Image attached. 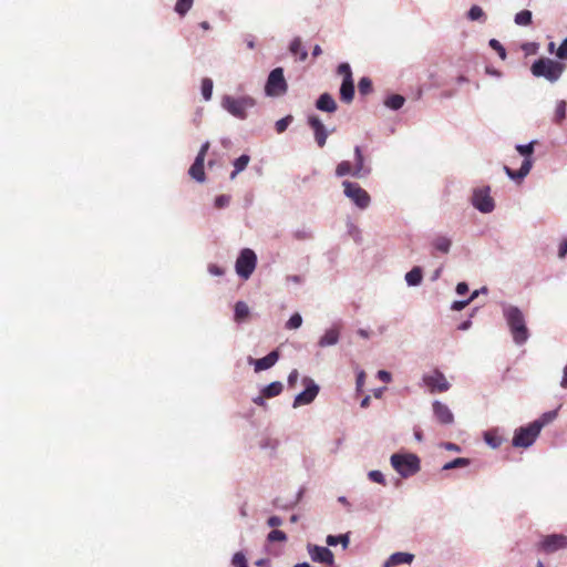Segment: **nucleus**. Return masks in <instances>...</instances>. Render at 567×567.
Listing matches in <instances>:
<instances>
[{
    "label": "nucleus",
    "instance_id": "58836bf2",
    "mask_svg": "<svg viewBox=\"0 0 567 567\" xmlns=\"http://www.w3.org/2000/svg\"><path fill=\"white\" fill-rule=\"evenodd\" d=\"M470 463H471V461L468 458L457 457V458L444 464L442 470L449 471V470H453V468L465 467V466L470 465Z\"/></svg>",
    "mask_w": 567,
    "mask_h": 567
},
{
    "label": "nucleus",
    "instance_id": "4468645a",
    "mask_svg": "<svg viewBox=\"0 0 567 567\" xmlns=\"http://www.w3.org/2000/svg\"><path fill=\"white\" fill-rule=\"evenodd\" d=\"M539 548L545 554H554L560 549L567 548V536L561 534H551L543 538Z\"/></svg>",
    "mask_w": 567,
    "mask_h": 567
},
{
    "label": "nucleus",
    "instance_id": "ea45409f",
    "mask_svg": "<svg viewBox=\"0 0 567 567\" xmlns=\"http://www.w3.org/2000/svg\"><path fill=\"white\" fill-rule=\"evenodd\" d=\"M293 121V116L292 115H287L280 120H278L276 123H275V128L277 131V133L281 134L284 133L287 127L292 123Z\"/></svg>",
    "mask_w": 567,
    "mask_h": 567
},
{
    "label": "nucleus",
    "instance_id": "39448f33",
    "mask_svg": "<svg viewBox=\"0 0 567 567\" xmlns=\"http://www.w3.org/2000/svg\"><path fill=\"white\" fill-rule=\"evenodd\" d=\"M392 467L404 478L416 474L420 471V458L412 453H395L390 458Z\"/></svg>",
    "mask_w": 567,
    "mask_h": 567
},
{
    "label": "nucleus",
    "instance_id": "37998d69",
    "mask_svg": "<svg viewBox=\"0 0 567 567\" xmlns=\"http://www.w3.org/2000/svg\"><path fill=\"white\" fill-rule=\"evenodd\" d=\"M301 324H302V317L300 316V313L296 312L287 321L286 328L290 329V330L298 329L301 327Z\"/></svg>",
    "mask_w": 567,
    "mask_h": 567
},
{
    "label": "nucleus",
    "instance_id": "c85d7f7f",
    "mask_svg": "<svg viewBox=\"0 0 567 567\" xmlns=\"http://www.w3.org/2000/svg\"><path fill=\"white\" fill-rule=\"evenodd\" d=\"M484 441L489 447L497 449L502 445L503 437L495 430H491L484 433Z\"/></svg>",
    "mask_w": 567,
    "mask_h": 567
},
{
    "label": "nucleus",
    "instance_id": "412c9836",
    "mask_svg": "<svg viewBox=\"0 0 567 567\" xmlns=\"http://www.w3.org/2000/svg\"><path fill=\"white\" fill-rule=\"evenodd\" d=\"M204 159L202 156H196L194 163L188 169L189 176L198 183H204L206 179L204 172Z\"/></svg>",
    "mask_w": 567,
    "mask_h": 567
},
{
    "label": "nucleus",
    "instance_id": "bf43d9fd",
    "mask_svg": "<svg viewBox=\"0 0 567 567\" xmlns=\"http://www.w3.org/2000/svg\"><path fill=\"white\" fill-rule=\"evenodd\" d=\"M567 256V239L564 240L558 248V257L560 259L565 258Z\"/></svg>",
    "mask_w": 567,
    "mask_h": 567
},
{
    "label": "nucleus",
    "instance_id": "9b49d317",
    "mask_svg": "<svg viewBox=\"0 0 567 567\" xmlns=\"http://www.w3.org/2000/svg\"><path fill=\"white\" fill-rule=\"evenodd\" d=\"M302 383L306 386V389L295 396L292 403V406L295 409L301 405H308L312 403L320 391L319 385L309 377H305L302 379Z\"/></svg>",
    "mask_w": 567,
    "mask_h": 567
},
{
    "label": "nucleus",
    "instance_id": "423d86ee",
    "mask_svg": "<svg viewBox=\"0 0 567 567\" xmlns=\"http://www.w3.org/2000/svg\"><path fill=\"white\" fill-rule=\"evenodd\" d=\"M264 90L265 95L268 97H279L287 93L288 83L285 79L282 68L279 66L270 71Z\"/></svg>",
    "mask_w": 567,
    "mask_h": 567
},
{
    "label": "nucleus",
    "instance_id": "13d9d810",
    "mask_svg": "<svg viewBox=\"0 0 567 567\" xmlns=\"http://www.w3.org/2000/svg\"><path fill=\"white\" fill-rule=\"evenodd\" d=\"M268 526L278 527L282 524V519L279 516H271L267 520Z\"/></svg>",
    "mask_w": 567,
    "mask_h": 567
},
{
    "label": "nucleus",
    "instance_id": "774afa93",
    "mask_svg": "<svg viewBox=\"0 0 567 567\" xmlns=\"http://www.w3.org/2000/svg\"><path fill=\"white\" fill-rule=\"evenodd\" d=\"M560 386L564 388V389L567 388V364L565 365L564 371H563V378H561V381H560Z\"/></svg>",
    "mask_w": 567,
    "mask_h": 567
},
{
    "label": "nucleus",
    "instance_id": "c756f323",
    "mask_svg": "<svg viewBox=\"0 0 567 567\" xmlns=\"http://www.w3.org/2000/svg\"><path fill=\"white\" fill-rule=\"evenodd\" d=\"M470 21H478L481 23L486 22V14L480 6H472L466 14Z\"/></svg>",
    "mask_w": 567,
    "mask_h": 567
},
{
    "label": "nucleus",
    "instance_id": "0eeeda50",
    "mask_svg": "<svg viewBox=\"0 0 567 567\" xmlns=\"http://www.w3.org/2000/svg\"><path fill=\"white\" fill-rule=\"evenodd\" d=\"M257 266V255L250 248H244L240 250L236 262V274L244 280L250 278Z\"/></svg>",
    "mask_w": 567,
    "mask_h": 567
},
{
    "label": "nucleus",
    "instance_id": "e2e57ef3",
    "mask_svg": "<svg viewBox=\"0 0 567 567\" xmlns=\"http://www.w3.org/2000/svg\"><path fill=\"white\" fill-rule=\"evenodd\" d=\"M209 146H210V143H209L208 141H207V142H205V143L200 146V150H199V152H198L197 156H202V159H204V161H205V156H206V154H207V152H208V150H209Z\"/></svg>",
    "mask_w": 567,
    "mask_h": 567
},
{
    "label": "nucleus",
    "instance_id": "f257e3e1",
    "mask_svg": "<svg viewBox=\"0 0 567 567\" xmlns=\"http://www.w3.org/2000/svg\"><path fill=\"white\" fill-rule=\"evenodd\" d=\"M502 309L514 343L517 346L526 343L529 331L523 311L518 307L507 303H503Z\"/></svg>",
    "mask_w": 567,
    "mask_h": 567
},
{
    "label": "nucleus",
    "instance_id": "5fc2aeb1",
    "mask_svg": "<svg viewBox=\"0 0 567 567\" xmlns=\"http://www.w3.org/2000/svg\"><path fill=\"white\" fill-rule=\"evenodd\" d=\"M299 372L298 370L293 369L289 375H288V385L293 388L298 381Z\"/></svg>",
    "mask_w": 567,
    "mask_h": 567
},
{
    "label": "nucleus",
    "instance_id": "3c124183",
    "mask_svg": "<svg viewBox=\"0 0 567 567\" xmlns=\"http://www.w3.org/2000/svg\"><path fill=\"white\" fill-rule=\"evenodd\" d=\"M556 56L560 60H567V38L563 40L556 50Z\"/></svg>",
    "mask_w": 567,
    "mask_h": 567
},
{
    "label": "nucleus",
    "instance_id": "f3484780",
    "mask_svg": "<svg viewBox=\"0 0 567 567\" xmlns=\"http://www.w3.org/2000/svg\"><path fill=\"white\" fill-rule=\"evenodd\" d=\"M371 173V167L365 164V159L360 146L354 147L353 177L364 178Z\"/></svg>",
    "mask_w": 567,
    "mask_h": 567
},
{
    "label": "nucleus",
    "instance_id": "7ed1b4c3",
    "mask_svg": "<svg viewBox=\"0 0 567 567\" xmlns=\"http://www.w3.org/2000/svg\"><path fill=\"white\" fill-rule=\"evenodd\" d=\"M564 70L565 65L563 63L549 58H540L534 61L530 68L532 74L534 76L544 78L550 83L557 82L560 79Z\"/></svg>",
    "mask_w": 567,
    "mask_h": 567
},
{
    "label": "nucleus",
    "instance_id": "dca6fc26",
    "mask_svg": "<svg viewBox=\"0 0 567 567\" xmlns=\"http://www.w3.org/2000/svg\"><path fill=\"white\" fill-rule=\"evenodd\" d=\"M279 351L274 350L269 352L266 357L260 359H254L249 357L248 363L254 365L255 372H260L272 368L279 360Z\"/></svg>",
    "mask_w": 567,
    "mask_h": 567
},
{
    "label": "nucleus",
    "instance_id": "49530a36",
    "mask_svg": "<svg viewBox=\"0 0 567 567\" xmlns=\"http://www.w3.org/2000/svg\"><path fill=\"white\" fill-rule=\"evenodd\" d=\"M230 199H231V197L229 195H225V194L218 195L215 198V203H214L215 207L218 209L225 208L230 204Z\"/></svg>",
    "mask_w": 567,
    "mask_h": 567
},
{
    "label": "nucleus",
    "instance_id": "72a5a7b5",
    "mask_svg": "<svg viewBox=\"0 0 567 567\" xmlns=\"http://www.w3.org/2000/svg\"><path fill=\"white\" fill-rule=\"evenodd\" d=\"M348 175L353 177V165L349 161H342L336 167V176L344 177Z\"/></svg>",
    "mask_w": 567,
    "mask_h": 567
},
{
    "label": "nucleus",
    "instance_id": "1a4fd4ad",
    "mask_svg": "<svg viewBox=\"0 0 567 567\" xmlns=\"http://www.w3.org/2000/svg\"><path fill=\"white\" fill-rule=\"evenodd\" d=\"M540 431L538 423H529L526 426L518 427L513 437V446L527 449L534 444Z\"/></svg>",
    "mask_w": 567,
    "mask_h": 567
},
{
    "label": "nucleus",
    "instance_id": "a878e982",
    "mask_svg": "<svg viewBox=\"0 0 567 567\" xmlns=\"http://www.w3.org/2000/svg\"><path fill=\"white\" fill-rule=\"evenodd\" d=\"M289 51L295 54V55H299V60L301 62L306 61L307 56H308V52L307 50L302 47V43H301V40L300 38H295L290 45H289Z\"/></svg>",
    "mask_w": 567,
    "mask_h": 567
},
{
    "label": "nucleus",
    "instance_id": "338daca9",
    "mask_svg": "<svg viewBox=\"0 0 567 567\" xmlns=\"http://www.w3.org/2000/svg\"><path fill=\"white\" fill-rule=\"evenodd\" d=\"M255 565H256L257 567H271V563H270V560H269V559H267V558H260V559H258V560L255 563Z\"/></svg>",
    "mask_w": 567,
    "mask_h": 567
},
{
    "label": "nucleus",
    "instance_id": "a211bd4d",
    "mask_svg": "<svg viewBox=\"0 0 567 567\" xmlns=\"http://www.w3.org/2000/svg\"><path fill=\"white\" fill-rule=\"evenodd\" d=\"M432 406L434 416L440 423L452 424L454 422V415L446 404L436 400L433 402Z\"/></svg>",
    "mask_w": 567,
    "mask_h": 567
},
{
    "label": "nucleus",
    "instance_id": "b1692460",
    "mask_svg": "<svg viewBox=\"0 0 567 567\" xmlns=\"http://www.w3.org/2000/svg\"><path fill=\"white\" fill-rule=\"evenodd\" d=\"M432 246L435 250L447 254L452 246V239L445 235H437L432 239Z\"/></svg>",
    "mask_w": 567,
    "mask_h": 567
},
{
    "label": "nucleus",
    "instance_id": "4be33fe9",
    "mask_svg": "<svg viewBox=\"0 0 567 567\" xmlns=\"http://www.w3.org/2000/svg\"><path fill=\"white\" fill-rule=\"evenodd\" d=\"M340 337V331L338 328L333 327L328 329L324 334L319 339L318 346L320 348L331 347L338 343Z\"/></svg>",
    "mask_w": 567,
    "mask_h": 567
},
{
    "label": "nucleus",
    "instance_id": "2eb2a0df",
    "mask_svg": "<svg viewBox=\"0 0 567 567\" xmlns=\"http://www.w3.org/2000/svg\"><path fill=\"white\" fill-rule=\"evenodd\" d=\"M308 124L312 128L315 134V140L319 147H323L327 143L328 131L324 124L321 122L318 115H309Z\"/></svg>",
    "mask_w": 567,
    "mask_h": 567
},
{
    "label": "nucleus",
    "instance_id": "473e14b6",
    "mask_svg": "<svg viewBox=\"0 0 567 567\" xmlns=\"http://www.w3.org/2000/svg\"><path fill=\"white\" fill-rule=\"evenodd\" d=\"M567 103L565 100H559L556 103L555 114L553 121L560 124L566 117Z\"/></svg>",
    "mask_w": 567,
    "mask_h": 567
},
{
    "label": "nucleus",
    "instance_id": "bb28decb",
    "mask_svg": "<svg viewBox=\"0 0 567 567\" xmlns=\"http://www.w3.org/2000/svg\"><path fill=\"white\" fill-rule=\"evenodd\" d=\"M284 385L280 381H274L268 385L264 386L261 393L264 396L270 399L279 395L282 392Z\"/></svg>",
    "mask_w": 567,
    "mask_h": 567
},
{
    "label": "nucleus",
    "instance_id": "2f4dec72",
    "mask_svg": "<svg viewBox=\"0 0 567 567\" xmlns=\"http://www.w3.org/2000/svg\"><path fill=\"white\" fill-rule=\"evenodd\" d=\"M350 542L349 534H341L338 536L334 535H328L326 538V543L328 546H337L338 544H341L343 548H347Z\"/></svg>",
    "mask_w": 567,
    "mask_h": 567
},
{
    "label": "nucleus",
    "instance_id": "e433bc0d",
    "mask_svg": "<svg viewBox=\"0 0 567 567\" xmlns=\"http://www.w3.org/2000/svg\"><path fill=\"white\" fill-rule=\"evenodd\" d=\"M213 87H214V83H213V80L209 79V78H204L202 80V85H200V90H202V95H203V99L205 101H209L212 99V95H213Z\"/></svg>",
    "mask_w": 567,
    "mask_h": 567
},
{
    "label": "nucleus",
    "instance_id": "9d476101",
    "mask_svg": "<svg viewBox=\"0 0 567 567\" xmlns=\"http://www.w3.org/2000/svg\"><path fill=\"white\" fill-rule=\"evenodd\" d=\"M489 192V186H483L473 190L471 203L483 214L492 213L495 208V203L491 197Z\"/></svg>",
    "mask_w": 567,
    "mask_h": 567
},
{
    "label": "nucleus",
    "instance_id": "0e129e2a",
    "mask_svg": "<svg viewBox=\"0 0 567 567\" xmlns=\"http://www.w3.org/2000/svg\"><path fill=\"white\" fill-rule=\"evenodd\" d=\"M348 231H349V234H350L351 236H353V237H354V239H357V236L359 235V229H358V227H357L353 223H351V221H349V223H348Z\"/></svg>",
    "mask_w": 567,
    "mask_h": 567
},
{
    "label": "nucleus",
    "instance_id": "f704fd0d",
    "mask_svg": "<svg viewBox=\"0 0 567 567\" xmlns=\"http://www.w3.org/2000/svg\"><path fill=\"white\" fill-rule=\"evenodd\" d=\"M533 13L529 10H522L515 14L514 21L517 25L526 27L532 23Z\"/></svg>",
    "mask_w": 567,
    "mask_h": 567
},
{
    "label": "nucleus",
    "instance_id": "4c0bfd02",
    "mask_svg": "<svg viewBox=\"0 0 567 567\" xmlns=\"http://www.w3.org/2000/svg\"><path fill=\"white\" fill-rule=\"evenodd\" d=\"M556 417H557V411L553 410V411H548V412L543 413L542 416L538 420L533 421V423H538L539 431H542V429L545 425H547L550 422H553Z\"/></svg>",
    "mask_w": 567,
    "mask_h": 567
},
{
    "label": "nucleus",
    "instance_id": "6e6552de",
    "mask_svg": "<svg viewBox=\"0 0 567 567\" xmlns=\"http://www.w3.org/2000/svg\"><path fill=\"white\" fill-rule=\"evenodd\" d=\"M342 187L344 196L349 198L358 208L363 210L370 206V195L358 183L343 181Z\"/></svg>",
    "mask_w": 567,
    "mask_h": 567
},
{
    "label": "nucleus",
    "instance_id": "8fccbe9b",
    "mask_svg": "<svg viewBox=\"0 0 567 567\" xmlns=\"http://www.w3.org/2000/svg\"><path fill=\"white\" fill-rule=\"evenodd\" d=\"M338 73L343 75V79H349V81L353 80L352 79L351 68H350V65L348 63H341L338 66Z\"/></svg>",
    "mask_w": 567,
    "mask_h": 567
},
{
    "label": "nucleus",
    "instance_id": "69168bd1",
    "mask_svg": "<svg viewBox=\"0 0 567 567\" xmlns=\"http://www.w3.org/2000/svg\"><path fill=\"white\" fill-rule=\"evenodd\" d=\"M487 291H488V290H487V288H486V287H482V288H481V289H478V290H474V291L472 292V295L470 296V298H468V299H470V300H471V302H472L474 299H476L478 296H481V293H487Z\"/></svg>",
    "mask_w": 567,
    "mask_h": 567
},
{
    "label": "nucleus",
    "instance_id": "6ab92c4d",
    "mask_svg": "<svg viewBox=\"0 0 567 567\" xmlns=\"http://www.w3.org/2000/svg\"><path fill=\"white\" fill-rule=\"evenodd\" d=\"M414 559V555L405 551H396L389 556L383 563V567H395L399 565H410Z\"/></svg>",
    "mask_w": 567,
    "mask_h": 567
},
{
    "label": "nucleus",
    "instance_id": "cd10ccee",
    "mask_svg": "<svg viewBox=\"0 0 567 567\" xmlns=\"http://www.w3.org/2000/svg\"><path fill=\"white\" fill-rule=\"evenodd\" d=\"M404 96L400 94H392L384 100V105L390 110L398 111L404 105Z\"/></svg>",
    "mask_w": 567,
    "mask_h": 567
},
{
    "label": "nucleus",
    "instance_id": "f8f14e48",
    "mask_svg": "<svg viewBox=\"0 0 567 567\" xmlns=\"http://www.w3.org/2000/svg\"><path fill=\"white\" fill-rule=\"evenodd\" d=\"M422 383L430 390L431 393L445 392L450 389L449 381L439 370L423 374Z\"/></svg>",
    "mask_w": 567,
    "mask_h": 567
},
{
    "label": "nucleus",
    "instance_id": "a18cd8bd",
    "mask_svg": "<svg viewBox=\"0 0 567 567\" xmlns=\"http://www.w3.org/2000/svg\"><path fill=\"white\" fill-rule=\"evenodd\" d=\"M268 542H285L287 539V535L279 529L271 530L267 536Z\"/></svg>",
    "mask_w": 567,
    "mask_h": 567
},
{
    "label": "nucleus",
    "instance_id": "09e8293b",
    "mask_svg": "<svg viewBox=\"0 0 567 567\" xmlns=\"http://www.w3.org/2000/svg\"><path fill=\"white\" fill-rule=\"evenodd\" d=\"M489 47L492 49H494L495 51H497V53L502 60H504L506 58L505 48L502 45V43L498 40H496V39L489 40Z\"/></svg>",
    "mask_w": 567,
    "mask_h": 567
},
{
    "label": "nucleus",
    "instance_id": "603ef678",
    "mask_svg": "<svg viewBox=\"0 0 567 567\" xmlns=\"http://www.w3.org/2000/svg\"><path fill=\"white\" fill-rule=\"evenodd\" d=\"M207 270L212 276L215 277H221L225 274V270L215 264H209Z\"/></svg>",
    "mask_w": 567,
    "mask_h": 567
},
{
    "label": "nucleus",
    "instance_id": "6e6d98bb",
    "mask_svg": "<svg viewBox=\"0 0 567 567\" xmlns=\"http://www.w3.org/2000/svg\"><path fill=\"white\" fill-rule=\"evenodd\" d=\"M364 380H365V373L364 371H360L357 375V381H355V385H357V391H362V388L364 385Z\"/></svg>",
    "mask_w": 567,
    "mask_h": 567
},
{
    "label": "nucleus",
    "instance_id": "680f3d73",
    "mask_svg": "<svg viewBox=\"0 0 567 567\" xmlns=\"http://www.w3.org/2000/svg\"><path fill=\"white\" fill-rule=\"evenodd\" d=\"M287 282L293 284V285H300L302 284L303 279L299 275H290L287 277Z\"/></svg>",
    "mask_w": 567,
    "mask_h": 567
},
{
    "label": "nucleus",
    "instance_id": "de8ad7c7",
    "mask_svg": "<svg viewBox=\"0 0 567 567\" xmlns=\"http://www.w3.org/2000/svg\"><path fill=\"white\" fill-rule=\"evenodd\" d=\"M368 477L370 481H372L374 483L382 484V485L385 484L384 475L382 474V472H380L378 470L370 471L368 473Z\"/></svg>",
    "mask_w": 567,
    "mask_h": 567
},
{
    "label": "nucleus",
    "instance_id": "aec40b11",
    "mask_svg": "<svg viewBox=\"0 0 567 567\" xmlns=\"http://www.w3.org/2000/svg\"><path fill=\"white\" fill-rule=\"evenodd\" d=\"M316 107L322 112L333 113L338 106L331 94L322 93L316 102Z\"/></svg>",
    "mask_w": 567,
    "mask_h": 567
},
{
    "label": "nucleus",
    "instance_id": "4d7b16f0",
    "mask_svg": "<svg viewBox=\"0 0 567 567\" xmlns=\"http://www.w3.org/2000/svg\"><path fill=\"white\" fill-rule=\"evenodd\" d=\"M377 377L384 383H389L392 380L391 373L385 370L378 371Z\"/></svg>",
    "mask_w": 567,
    "mask_h": 567
},
{
    "label": "nucleus",
    "instance_id": "f03ea898",
    "mask_svg": "<svg viewBox=\"0 0 567 567\" xmlns=\"http://www.w3.org/2000/svg\"><path fill=\"white\" fill-rule=\"evenodd\" d=\"M220 106L231 116L244 121L248 117V110L256 106V100L250 95L233 96L226 94L221 97Z\"/></svg>",
    "mask_w": 567,
    "mask_h": 567
},
{
    "label": "nucleus",
    "instance_id": "864d4df0",
    "mask_svg": "<svg viewBox=\"0 0 567 567\" xmlns=\"http://www.w3.org/2000/svg\"><path fill=\"white\" fill-rule=\"evenodd\" d=\"M471 303V300L470 299H466V300H456L454 302H452L451 305V309L453 311H461L463 310L466 306H468Z\"/></svg>",
    "mask_w": 567,
    "mask_h": 567
},
{
    "label": "nucleus",
    "instance_id": "20e7f679",
    "mask_svg": "<svg viewBox=\"0 0 567 567\" xmlns=\"http://www.w3.org/2000/svg\"><path fill=\"white\" fill-rule=\"evenodd\" d=\"M536 144V141H532L528 144H517L515 146L516 151L524 157V161L519 167V169L514 171L509 168L508 166H504V171L506 175L513 179V181H522L524 179L530 172L533 167V153H534V145Z\"/></svg>",
    "mask_w": 567,
    "mask_h": 567
},
{
    "label": "nucleus",
    "instance_id": "7c9ffc66",
    "mask_svg": "<svg viewBox=\"0 0 567 567\" xmlns=\"http://www.w3.org/2000/svg\"><path fill=\"white\" fill-rule=\"evenodd\" d=\"M249 316V307L244 301H237L235 305L234 319L237 322L244 321Z\"/></svg>",
    "mask_w": 567,
    "mask_h": 567
},
{
    "label": "nucleus",
    "instance_id": "c9c22d12",
    "mask_svg": "<svg viewBox=\"0 0 567 567\" xmlns=\"http://www.w3.org/2000/svg\"><path fill=\"white\" fill-rule=\"evenodd\" d=\"M194 0H176L174 10L179 17L186 16L192 9Z\"/></svg>",
    "mask_w": 567,
    "mask_h": 567
},
{
    "label": "nucleus",
    "instance_id": "393cba45",
    "mask_svg": "<svg viewBox=\"0 0 567 567\" xmlns=\"http://www.w3.org/2000/svg\"><path fill=\"white\" fill-rule=\"evenodd\" d=\"M423 278L422 269L420 267H413L405 274V281L410 287H416L421 284Z\"/></svg>",
    "mask_w": 567,
    "mask_h": 567
},
{
    "label": "nucleus",
    "instance_id": "ddd939ff",
    "mask_svg": "<svg viewBox=\"0 0 567 567\" xmlns=\"http://www.w3.org/2000/svg\"><path fill=\"white\" fill-rule=\"evenodd\" d=\"M307 553L313 563L324 565L334 564V555L328 547L308 544Z\"/></svg>",
    "mask_w": 567,
    "mask_h": 567
},
{
    "label": "nucleus",
    "instance_id": "c03bdc74",
    "mask_svg": "<svg viewBox=\"0 0 567 567\" xmlns=\"http://www.w3.org/2000/svg\"><path fill=\"white\" fill-rule=\"evenodd\" d=\"M250 162V157L247 154L240 155L234 162V167L237 168V172H243Z\"/></svg>",
    "mask_w": 567,
    "mask_h": 567
},
{
    "label": "nucleus",
    "instance_id": "a19ab883",
    "mask_svg": "<svg viewBox=\"0 0 567 567\" xmlns=\"http://www.w3.org/2000/svg\"><path fill=\"white\" fill-rule=\"evenodd\" d=\"M358 89H359L360 94H362V95L369 94L372 91V81L367 76L361 78L358 83Z\"/></svg>",
    "mask_w": 567,
    "mask_h": 567
},
{
    "label": "nucleus",
    "instance_id": "5701e85b",
    "mask_svg": "<svg viewBox=\"0 0 567 567\" xmlns=\"http://www.w3.org/2000/svg\"><path fill=\"white\" fill-rule=\"evenodd\" d=\"M354 96V84L353 80L343 79L341 86H340V99L346 102L350 103L352 102Z\"/></svg>",
    "mask_w": 567,
    "mask_h": 567
},
{
    "label": "nucleus",
    "instance_id": "79ce46f5",
    "mask_svg": "<svg viewBox=\"0 0 567 567\" xmlns=\"http://www.w3.org/2000/svg\"><path fill=\"white\" fill-rule=\"evenodd\" d=\"M231 565L234 567L248 566L246 555L243 551H237L231 557Z\"/></svg>",
    "mask_w": 567,
    "mask_h": 567
},
{
    "label": "nucleus",
    "instance_id": "052dcab7",
    "mask_svg": "<svg viewBox=\"0 0 567 567\" xmlns=\"http://www.w3.org/2000/svg\"><path fill=\"white\" fill-rule=\"evenodd\" d=\"M455 291L457 295H465L468 291V286L466 282H458L456 285Z\"/></svg>",
    "mask_w": 567,
    "mask_h": 567
}]
</instances>
